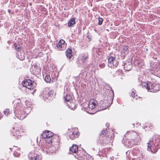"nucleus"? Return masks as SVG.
<instances>
[{
	"instance_id": "3",
	"label": "nucleus",
	"mask_w": 160,
	"mask_h": 160,
	"mask_svg": "<svg viewBox=\"0 0 160 160\" xmlns=\"http://www.w3.org/2000/svg\"><path fill=\"white\" fill-rule=\"evenodd\" d=\"M53 133L49 131H44L41 135L42 138H45V142L41 143V149L44 153L47 154L50 152V149L52 148L51 143Z\"/></svg>"
},
{
	"instance_id": "31",
	"label": "nucleus",
	"mask_w": 160,
	"mask_h": 160,
	"mask_svg": "<svg viewBox=\"0 0 160 160\" xmlns=\"http://www.w3.org/2000/svg\"><path fill=\"white\" fill-rule=\"evenodd\" d=\"M13 156L15 157H18L20 155V151L19 150H17L16 151H14L13 153Z\"/></svg>"
},
{
	"instance_id": "36",
	"label": "nucleus",
	"mask_w": 160,
	"mask_h": 160,
	"mask_svg": "<svg viewBox=\"0 0 160 160\" xmlns=\"http://www.w3.org/2000/svg\"><path fill=\"white\" fill-rule=\"evenodd\" d=\"M114 135L113 134V133L111 135L110 138H109L110 140L112 141L114 139Z\"/></svg>"
},
{
	"instance_id": "4",
	"label": "nucleus",
	"mask_w": 160,
	"mask_h": 160,
	"mask_svg": "<svg viewBox=\"0 0 160 160\" xmlns=\"http://www.w3.org/2000/svg\"><path fill=\"white\" fill-rule=\"evenodd\" d=\"M147 143V150L148 151L152 152V148L154 150V152H156L160 148V136L156 135L153 136Z\"/></svg>"
},
{
	"instance_id": "6",
	"label": "nucleus",
	"mask_w": 160,
	"mask_h": 160,
	"mask_svg": "<svg viewBox=\"0 0 160 160\" xmlns=\"http://www.w3.org/2000/svg\"><path fill=\"white\" fill-rule=\"evenodd\" d=\"M108 132L107 129H106L100 134L99 139L98 140V143L101 145L105 146L110 142L109 137L106 136Z\"/></svg>"
},
{
	"instance_id": "23",
	"label": "nucleus",
	"mask_w": 160,
	"mask_h": 160,
	"mask_svg": "<svg viewBox=\"0 0 160 160\" xmlns=\"http://www.w3.org/2000/svg\"><path fill=\"white\" fill-rule=\"evenodd\" d=\"M17 57L20 60H23L24 58V53L23 52H20V51L18 52Z\"/></svg>"
},
{
	"instance_id": "51",
	"label": "nucleus",
	"mask_w": 160,
	"mask_h": 160,
	"mask_svg": "<svg viewBox=\"0 0 160 160\" xmlns=\"http://www.w3.org/2000/svg\"><path fill=\"white\" fill-rule=\"evenodd\" d=\"M0 40H1V38H0Z\"/></svg>"
},
{
	"instance_id": "2",
	"label": "nucleus",
	"mask_w": 160,
	"mask_h": 160,
	"mask_svg": "<svg viewBox=\"0 0 160 160\" xmlns=\"http://www.w3.org/2000/svg\"><path fill=\"white\" fill-rule=\"evenodd\" d=\"M31 103L26 102L24 109H23L22 105L20 102L17 103L15 109H14V113L16 117L19 119H22L26 116L23 115L24 113L28 114L32 110Z\"/></svg>"
},
{
	"instance_id": "28",
	"label": "nucleus",
	"mask_w": 160,
	"mask_h": 160,
	"mask_svg": "<svg viewBox=\"0 0 160 160\" xmlns=\"http://www.w3.org/2000/svg\"><path fill=\"white\" fill-rule=\"evenodd\" d=\"M80 152V151H78L76 153H75L76 155H77V156L76 155H74L75 158L78 159H80V158H82L83 157V154L82 153H80L79 154Z\"/></svg>"
},
{
	"instance_id": "30",
	"label": "nucleus",
	"mask_w": 160,
	"mask_h": 160,
	"mask_svg": "<svg viewBox=\"0 0 160 160\" xmlns=\"http://www.w3.org/2000/svg\"><path fill=\"white\" fill-rule=\"evenodd\" d=\"M18 44L16 43L14 44V47L15 49L17 50V52L21 51L22 50V48L20 47H18Z\"/></svg>"
},
{
	"instance_id": "8",
	"label": "nucleus",
	"mask_w": 160,
	"mask_h": 160,
	"mask_svg": "<svg viewBox=\"0 0 160 160\" xmlns=\"http://www.w3.org/2000/svg\"><path fill=\"white\" fill-rule=\"evenodd\" d=\"M22 85L29 89H33L35 87V83L30 79H25L22 82Z\"/></svg>"
},
{
	"instance_id": "15",
	"label": "nucleus",
	"mask_w": 160,
	"mask_h": 160,
	"mask_svg": "<svg viewBox=\"0 0 160 160\" xmlns=\"http://www.w3.org/2000/svg\"><path fill=\"white\" fill-rule=\"evenodd\" d=\"M124 66L123 68L125 70L127 71H129L131 69L132 66V62L130 60L126 61V62H123Z\"/></svg>"
},
{
	"instance_id": "17",
	"label": "nucleus",
	"mask_w": 160,
	"mask_h": 160,
	"mask_svg": "<svg viewBox=\"0 0 160 160\" xmlns=\"http://www.w3.org/2000/svg\"><path fill=\"white\" fill-rule=\"evenodd\" d=\"M55 94V92L53 90H51L49 92L48 91L46 92L43 91L42 94L43 99L47 98L49 97H53Z\"/></svg>"
},
{
	"instance_id": "16",
	"label": "nucleus",
	"mask_w": 160,
	"mask_h": 160,
	"mask_svg": "<svg viewBox=\"0 0 160 160\" xmlns=\"http://www.w3.org/2000/svg\"><path fill=\"white\" fill-rule=\"evenodd\" d=\"M65 43V41L61 39L60 40L56 45L58 50H63L64 48Z\"/></svg>"
},
{
	"instance_id": "9",
	"label": "nucleus",
	"mask_w": 160,
	"mask_h": 160,
	"mask_svg": "<svg viewBox=\"0 0 160 160\" xmlns=\"http://www.w3.org/2000/svg\"><path fill=\"white\" fill-rule=\"evenodd\" d=\"M108 66L111 68H116L118 64V61L116 60L115 58L113 57H109L108 59Z\"/></svg>"
},
{
	"instance_id": "42",
	"label": "nucleus",
	"mask_w": 160,
	"mask_h": 160,
	"mask_svg": "<svg viewBox=\"0 0 160 160\" xmlns=\"http://www.w3.org/2000/svg\"><path fill=\"white\" fill-rule=\"evenodd\" d=\"M36 90L35 89H34L33 90V92H32V94H33L34 93L36 92Z\"/></svg>"
},
{
	"instance_id": "14",
	"label": "nucleus",
	"mask_w": 160,
	"mask_h": 160,
	"mask_svg": "<svg viewBox=\"0 0 160 160\" xmlns=\"http://www.w3.org/2000/svg\"><path fill=\"white\" fill-rule=\"evenodd\" d=\"M88 106L90 109L94 110L98 106V103L96 100L91 99L89 102Z\"/></svg>"
},
{
	"instance_id": "21",
	"label": "nucleus",
	"mask_w": 160,
	"mask_h": 160,
	"mask_svg": "<svg viewBox=\"0 0 160 160\" xmlns=\"http://www.w3.org/2000/svg\"><path fill=\"white\" fill-rule=\"evenodd\" d=\"M67 105L70 109L72 110H75L77 107L75 104L72 102L67 103Z\"/></svg>"
},
{
	"instance_id": "47",
	"label": "nucleus",
	"mask_w": 160,
	"mask_h": 160,
	"mask_svg": "<svg viewBox=\"0 0 160 160\" xmlns=\"http://www.w3.org/2000/svg\"><path fill=\"white\" fill-rule=\"evenodd\" d=\"M112 94H113V92L112 91Z\"/></svg>"
},
{
	"instance_id": "22",
	"label": "nucleus",
	"mask_w": 160,
	"mask_h": 160,
	"mask_svg": "<svg viewBox=\"0 0 160 160\" xmlns=\"http://www.w3.org/2000/svg\"><path fill=\"white\" fill-rule=\"evenodd\" d=\"M109 152L110 151L108 148H105L101 152V155L103 157H107V155Z\"/></svg>"
},
{
	"instance_id": "41",
	"label": "nucleus",
	"mask_w": 160,
	"mask_h": 160,
	"mask_svg": "<svg viewBox=\"0 0 160 160\" xmlns=\"http://www.w3.org/2000/svg\"><path fill=\"white\" fill-rule=\"evenodd\" d=\"M110 159H111V160H113L114 159V157H111Z\"/></svg>"
},
{
	"instance_id": "43",
	"label": "nucleus",
	"mask_w": 160,
	"mask_h": 160,
	"mask_svg": "<svg viewBox=\"0 0 160 160\" xmlns=\"http://www.w3.org/2000/svg\"><path fill=\"white\" fill-rule=\"evenodd\" d=\"M82 74L81 73H80L79 75V77L80 78L81 77H82Z\"/></svg>"
},
{
	"instance_id": "50",
	"label": "nucleus",
	"mask_w": 160,
	"mask_h": 160,
	"mask_svg": "<svg viewBox=\"0 0 160 160\" xmlns=\"http://www.w3.org/2000/svg\"><path fill=\"white\" fill-rule=\"evenodd\" d=\"M137 98H136V99H137Z\"/></svg>"
},
{
	"instance_id": "37",
	"label": "nucleus",
	"mask_w": 160,
	"mask_h": 160,
	"mask_svg": "<svg viewBox=\"0 0 160 160\" xmlns=\"http://www.w3.org/2000/svg\"><path fill=\"white\" fill-rule=\"evenodd\" d=\"M9 42H10V41H7V43H6L5 44V45L6 46V47H7V48L8 49L9 48Z\"/></svg>"
},
{
	"instance_id": "12",
	"label": "nucleus",
	"mask_w": 160,
	"mask_h": 160,
	"mask_svg": "<svg viewBox=\"0 0 160 160\" xmlns=\"http://www.w3.org/2000/svg\"><path fill=\"white\" fill-rule=\"evenodd\" d=\"M30 160H42L41 155L38 154L34 151L31 152L28 154Z\"/></svg>"
},
{
	"instance_id": "20",
	"label": "nucleus",
	"mask_w": 160,
	"mask_h": 160,
	"mask_svg": "<svg viewBox=\"0 0 160 160\" xmlns=\"http://www.w3.org/2000/svg\"><path fill=\"white\" fill-rule=\"evenodd\" d=\"M64 98L66 104H67V103L71 102L72 101V96L70 94H67Z\"/></svg>"
},
{
	"instance_id": "48",
	"label": "nucleus",
	"mask_w": 160,
	"mask_h": 160,
	"mask_svg": "<svg viewBox=\"0 0 160 160\" xmlns=\"http://www.w3.org/2000/svg\"><path fill=\"white\" fill-rule=\"evenodd\" d=\"M156 91H158V89H156Z\"/></svg>"
},
{
	"instance_id": "24",
	"label": "nucleus",
	"mask_w": 160,
	"mask_h": 160,
	"mask_svg": "<svg viewBox=\"0 0 160 160\" xmlns=\"http://www.w3.org/2000/svg\"><path fill=\"white\" fill-rule=\"evenodd\" d=\"M66 55L68 58L70 59L72 56V50L71 49H68L66 51Z\"/></svg>"
},
{
	"instance_id": "38",
	"label": "nucleus",
	"mask_w": 160,
	"mask_h": 160,
	"mask_svg": "<svg viewBox=\"0 0 160 160\" xmlns=\"http://www.w3.org/2000/svg\"><path fill=\"white\" fill-rule=\"evenodd\" d=\"M98 50H99V49H94V48H93V52H94V51H95L96 52V53H97V52H98Z\"/></svg>"
},
{
	"instance_id": "44",
	"label": "nucleus",
	"mask_w": 160,
	"mask_h": 160,
	"mask_svg": "<svg viewBox=\"0 0 160 160\" xmlns=\"http://www.w3.org/2000/svg\"><path fill=\"white\" fill-rule=\"evenodd\" d=\"M8 12H9V13H10V9H8Z\"/></svg>"
},
{
	"instance_id": "25",
	"label": "nucleus",
	"mask_w": 160,
	"mask_h": 160,
	"mask_svg": "<svg viewBox=\"0 0 160 160\" xmlns=\"http://www.w3.org/2000/svg\"><path fill=\"white\" fill-rule=\"evenodd\" d=\"M122 53L124 55L127 54L128 52V47L127 46L124 45L123 47V49L122 51Z\"/></svg>"
},
{
	"instance_id": "10",
	"label": "nucleus",
	"mask_w": 160,
	"mask_h": 160,
	"mask_svg": "<svg viewBox=\"0 0 160 160\" xmlns=\"http://www.w3.org/2000/svg\"><path fill=\"white\" fill-rule=\"evenodd\" d=\"M138 80L139 81L140 83L139 85H142V87H144L147 89L148 90H149L153 88L154 86L150 82H143L142 81V78L140 77L138 78Z\"/></svg>"
},
{
	"instance_id": "39",
	"label": "nucleus",
	"mask_w": 160,
	"mask_h": 160,
	"mask_svg": "<svg viewBox=\"0 0 160 160\" xmlns=\"http://www.w3.org/2000/svg\"><path fill=\"white\" fill-rule=\"evenodd\" d=\"M157 74L160 77V70H159L157 72Z\"/></svg>"
},
{
	"instance_id": "11",
	"label": "nucleus",
	"mask_w": 160,
	"mask_h": 160,
	"mask_svg": "<svg viewBox=\"0 0 160 160\" xmlns=\"http://www.w3.org/2000/svg\"><path fill=\"white\" fill-rule=\"evenodd\" d=\"M111 99L112 95L111 96L110 95H107V97H105L103 101H101V103L102 102V107H103L104 106H105V108H103V109H105L109 107L111 105L112 102V101L111 103H110V101Z\"/></svg>"
},
{
	"instance_id": "5",
	"label": "nucleus",
	"mask_w": 160,
	"mask_h": 160,
	"mask_svg": "<svg viewBox=\"0 0 160 160\" xmlns=\"http://www.w3.org/2000/svg\"><path fill=\"white\" fill-rule=\"evenodd\" d=\"M25 131L22 126L13 127L11 131V136L18 140L24 133Z\"/></svg>"
},
{
	"instance_id": "45",
	"label": "nucleus",
	"mask_w": 160,
	"mask_h": 160,
	"mask_svg": "<svg viewBox=\"0 0 160 160\" xmlns=\"http://www.w3.org/2000/svg\"><path fill=\"white\" fill-rule=\"evenodd\" d=\"M142 159H143V158L142 157L141 158V160H142Z\"/></svg>"
},
{
	"instance_id": "40",
	"label": "nucleus",
	"mask_w": 160,
	"mask_h": 160,
	"mask_svg": "<svg viewBox=\"0 0 160 160\" xmlns=\"http://www.w3.org/2000/svg\"><path fill=\"white\" fill-rule=\"evenodd\" d=\"M97 111H96L95 112H88V113H90V114H93L95 113L96 112H97Z\"/></svg>"
},
{
	"instance_id": "1",
	"label": "nucleus",
	"mask_w": 160,
	"mask_h": 160,
	"mask_svg": "<svg viewBox=\"0 0 160 160\" xmlns=\"http://www.w3.org/2000/svg\"><path fill=\"white\" fill-rule=\"evenodd\" d=\"M140 134L136 132L129 131L127 132L122 140L126 147L131 148L139 144L141 140Z\"/></svg>"
},
{
	"instance_id": "26",
	"label": "nucleus",
	"mask_w": 160,
	"mask_h": 160,
	"mask_svg": "<svg viewBox=\"0 0 160 160\" xmlns=\"http://www.w3.org/2000/svg\"><path fill=\"white\" fill-rule=\"evenodd\" d=\"M75 20V18H71L68 23V26L69 27H71L75 24L76 23Z\"/></svg>"
},
{
	"instance_id": "34",
	"label": "nucleus",
	"mask_w": 160,
	"mask_h": 160,
	"mask_svg": "<svg viewBox=\"0 0 160 160\" xmlns=\"http://www.w3.org/2000/svg\"><path fill=\"white\" fill-rule=\"evenodd\" d=\"M103 20L102 18L99 17L98 18V24L99 25H101L102 22Z\"/></svg>"
},
{
	"instance_id": "29",
	"label": "nucleus",
	"mask_w": 160,
	"mask_h": 160,
	"mask_svg": "<svg viewBox=\"0 0 160 160\" xmlns=\"http://www.w3.org/2000/svg\"><path fill=\"white\" fill-rule=\"evenodd\" d=\"M105 62V61L104 60L100 61L98 64L99 67L102 68H104L106 66Z\"/></svg>"
},
{
	"instance_id": "7",
	"label": "nucleus",
	"mask_w": 160,
	"mask_h": 160,
	"mask_svg": "<svg viewBox=\"0 0 160 160\" xmlns=\"http://www.w3.org/2000/svg\"><path fill=\"white\" fill-rule=\"evenodd\" d=\"M67 134L69 138L72 140L76 138H78L79 134L78 128H75L68 129Z\"/></svg>"
},
{
	"instance_id": "35",
	"label": "nucleus",
	"mask_w": 160,
	"mask_h": 160,
	"mask_svg": "<svg viewBox=\"0 0 160 160\" xmlns=\"http://www.w3.org/2000/svg\"><path fill=\"white\" fill-rule=\"evenodd\" d=\"M131 96L133 98H135L136 97H137V95H135V92L134 91L132 92Z\"/></svg>"
},
{
	"instance_id": "49",
	"label": "nucleus",
	"mask_w": 160,
	"mask_h": 160,
	"mask_svg": "<svg viewBox=\"0 0 160 160\" xmlns=\"http://www.w3.org/2000/svg\"><path fill=\"white\" fill-rule=\"evenodd\" d=\"M132 125H133L134 126V124H133H133H132Z\"/></svg>"
},
{
	"instance_id": "32",
	"label": "nucleus",
	"mask_w": 160,
	"mask_h": 160,
	"mask_svg": "<svg viewBox=\"0 0 160 160\" xmlns=\"http://www.w3.org/2000/svg\"><path fill=\"white\" fill-rule=\"evenodd\" d=\"M45 81L47 83H50L51 81V79L50 76L46 75L45 78Z\"/></svg>"
},
{
	"instance_id": "46",
	"label": "nucleus",
	"mask_w": 160,
	"mask_h": 160,
	"mask_svg": "<svg viewBox=\"0 0 160 160\" xmlns=\"http://www.w3.org/2000/svg\"><path fill=\"white\" fill-rule=\"evenodd\" d=\"M10 150H13V149H11V148L10 149Z\"/></svg>"
},
{
	"instance_id": "18",
	"label": "nucleus",
	"mask_w": 160,
	"mask_h": 160,
	"mask_svg": "<svg viewBox=\"0 0 160 160\" xmlns=\"http://www.w3.org/2000/svg\"><path fill=\"white\" fill-rule=\"evenodd\" d=\"M78 147L76 144H73L70 148L69 152L70 154L76 153L78 151Z\"/></svg>"
},
{
	"instance_id": "27",
	"label": "nucleus",
	"mask_w": 160,
	"mask_h": 160,
	"mask_svg": "<svg viewBox=\"0 0 160 160\" xmlns=\"http://www.w3.org/2000/svg\"><path fill=\"white\" fill-rule=\"evenodd\" d=\"M135 63H137L138 66L139 67H142L144 65V62L142 60H138L136 61Z\"/></svg>"
},
{
	"instance_id": "33",
	"label": "nucleus",
	"mask_w": 160,
	"mask_h": 160,
	"mask_svg": "<svg viewBox=\"0 0 160 160\" xmlns=\"http://www.w3.org/2000/svg\"><path fill=\"white\" fill-rule=\"evenodd\" d=\"M4 113L5 115L8 116L10 113V111L9 109H6L4 111Z\"/></svg>"
},
{
	"instance_id": "13",
	"label": "nucleus",
	"mask_w": 160,
	"mask_h": 160,
	"mask_svg": "<svg viewBox=\"0 0 160 160\" xmlns=\"http://www.w3.org/2000/svg\"><path fill=\"white\" fill-rule=\"evenodd\" d=\"M40 71L41 69L38 63H34L32 68L30 69V72L33 75L38 74L40 72Z\"/></svg>"
},
{
	"instance_id": "19",
	"label": "nucleus",
	"mask_w": 160,
	"mask_h": 160,
	"mask_svg": "<svg viewBox=\"0 0 160 160\" xmlns=\"http://www.w3.org/2000/svg\"><path fill=\"white\" fill-rule=\"evenodd\" d=\"M88 58V54L87 53H83L79 57L80 59L83 62H85L87 61Z\"/></svg>"
}]
</instances>
